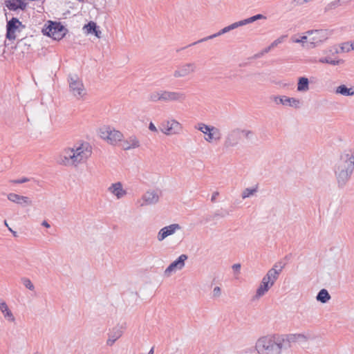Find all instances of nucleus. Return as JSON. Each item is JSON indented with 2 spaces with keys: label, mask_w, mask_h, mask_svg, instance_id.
<instances>
[{
  "label": "nucleus",
  "mask_w": 354,
  "mask_h": 354,
  "mask_svg": "<svg viewBox=\"0 0 354 354\" xmlns=\"http://www.w3.org/2000/svg\"><path fill=\"white\" fill-rule=\"evenodd\" d=\"M91 153L90 145L88 142L82 143L75 150L74 149H66L58 162L59 164L65 166L76 165L86 160L91 156Z\"/></svg>",
  "instance_id": "1"
},
{
  "label": "nucleus",
  "mask_w": 354,
  "mask_h": 354,
  "mask_svg": "<svg viewBox=\"0 0 354 354\" xmlns=\"http://www.w3.org/2000/svg\"><path fill=\"white\" fill-rule=\"evenodd\" d=\"M283 342V335H268L259 338L255 347L259 354H281Z\"/></svg>",
  "instance_id": "2"
},
{
  "label": "nucleus",
  "mask_w": 354,
  "mask_h": 354,
  "mask_svg": "<svg viewBox=\"0 0 354 354\" xmlns=\"http://www.w3.org/2000/svg\"><path fill=\"white\" fill-rule=\"evenodd\" d=\"M354 171L353 162H348L341 160L336 167L335 174L339 188H344L351 179Z\"/></svg>",
  "instance_id": "3"
},
{
  "label": "nucleus",
  "mask_w": 354,
  "mask_h": 354,
  "mask_svg": "<svg viewBox=\"0 0 354 354\" xmlns=\"http://www.w3.org/2000/svg\"><path fill=\"white\" fill-rule=\"evenodd\" d=\"M48 26L43 30L44 35L51 37L55 40L62 39L68 32L60 22L48 21Z\"/></svg>",
  "instance_id": "4"
},
{
  "label": "nucleus",
  "mask_w": 354,
  "mask_h": 354,
  "mask_svg": "<svg viewBox=\"0 0 354 354\" xmlns=\"http://www.w3.org/2000/svg\"><path fill=\"white\" fill-rule=\"evenodd\" d=\"M100 136L102 139L106 140L111 145H115L118 141H121L123 137L120 131L106 126L100 129Z\"/></svg>",
  "instance_id": "5"
},
{
  "label": "nucleus",
  "mask_w": 354,
  "mask_h": 354,
  "mask_svg": "<svg viewBox=\"0 0 354 354\" xmlns=\"http://www.w3.org/2000/svg\"><path fill=\"white\" fill-rule=\"evenodd\" d=\"M309 35V45L308 48H314L317 46L328 37V32L326 30H313L308 31Z\"/></svg>",
  "instance_id": "6"
},
{
  "label": "nucleus",
  "mask_w": 354,
  "mask_h": 354,
  "mask_svg": "<svg viewBox=\"0 0 354 354\" xmlns=\"http://www.w3.org/2000/svg\"><path fill=\"white\" fill-rule=\"evenodd\" d=\"M20 28H24L25 26L17 17H12L7 21L6 37L8 40L16 39V32L20 31Z\"/></svg>",
  "instance_id": "7"
},
{
  "label": "nucleus",
  "mask_w": 354,
  "mask_h": 354,
  "mask_svg": "<svg viewBox=\"0 0 354 354\" xmlns=\"http://www.w3.org/2000/svg\"><path fill=\"white\" fill-rule=\"evenodd\" d=\"M276 281L277 279L274 276L272 275V273L266 274L263 277L261 284L257 290L255 297L260 298L263 296L274 286Z\"/></svg>",
  "instance_id": "8"
},
{
  "label": "nucleus",
  "mask_w": 354,
  "mask_h": 354,
  "mask_svg": "<svg viewBox=\"0 0 354 354\" xmlns=\"http://www.w3.org/2000/svg\"><path fill=\"white\" fill-rule=\"evenodd\" d=\"M68 82L70 90L74 96L81 97L85 94L83 83L77 75H70Z\"/></svg>",
  "instance_id": "9"
},
{
  "label": "nucleus",
  "mask_w": 354,
  "mask_h": 354,
  "mask_svg": "<svg viewBox=\"0 0 354 354\" xmlns=\"http://www.w3.org/2000/svg\"><path fill=\"white\" fill-rule=\"evenodd\" d=\"M181 129V124L174 120L162 123L160 127L161 131L168 136L178 133Z\"/></svg>",
  "instance_id": "10"
},
{
  "label": "nucleus",
  "mask_w": 354,
  "mask_h": 354,
  "mask_svg": "<svg viewBox=\"0 0 354 354\" xmlns=\"http://www.w3.org/2000/svg\"><path fill=\"white\" fill-rule=\"evenodd\" d=\"M241 139V129H234L230 131L226 136L224 145L225 147L236 146Z\"/></svg>",
  "instance_id": "11"
},
{
  "label": "nucleus",
  "mask_w": 354,
  "mask_h": 354,
  "mask_svg": "<svg viewBox=\"0 0 354 354\" xmlns=\"http://www.w3.org/2000/svg\"><path fill=\"white\" fill-rule=\"evenodd\" d=\"M274 101L276 104H281L283 106L294 107L298 109L301 106V102L299 100L295 97H290L286 95L275 96Z\"/></svg>",
  "instance_id": "12"
},
{
  "label": "nucleus",
  "mask_w": 354,
  "mask_h": 354,
  "mask_svg": "<svg viewBox=\"0 0 354 354\" xmlns=\"http://www.w3.org/2000/svg\"><path fill=\"white\" fill-rule=\"evenodd\" d=\"M162 101L163 102H171L176 101L182 102L186 98V95L181 92L167 91H162Z\"/></svg>",
  "instance_id": "13"
},
{
  "label": "nucleus",
  "mask_w": 354,
  "mask_h": 354,
  "mask_svg": "<svg viewBox=\"0 0 354 354\" xmlns=\"http://www.w3.org/2000/svg\"><path fill=\"white\" fill-rule=\"evenodd\" d=\"M188 257L186 254H181L177 259L174 261L165 270V275L169 277L170 274L176 270H181L185 266V262Z\"/></svg>",
  "instance_id": "14"
},
{
  "label": "nucleus",
  "mask_w": 354,
  "mask_h": 354,
  "mask_svg": "<svg viewBox=\"0 0 354 354\" xmlns=\"http://www.w3.org/2000/svg\"><path fill=\"white\" fill-rule=\"evenodd\" d=\"M180 225L177 223L171 224L168 226L164 227L158 232L157 239L159 241H162L168 236L174 234L177 230H180Z\"/></svg>",
  "instance_id": "15"
},
{
  "label": "nucleus",
  "mask_w": 354,
  "mask_h": 354,
  "mask_svg": "<svg viewBox=\"0 0 354 354\" xmlns=\"http://www.w3.org/2000/svg\"><path fill=\"white\" fill-rule=\"evenodd\" d=\"M124 327L122 325H117L109 333V338L106 345L111 346L123 334Z\"/></svg>",
  "instance_id": "16"
},
{
  "label": "nucleus",
  "mask_w": 354,
  "mask_h": 354,
  "mask_svg": "<svg viewBox=\"0 0 354 354\" xmlns=\"http://www.w3.org/2000/svg\"><path fill=\"white\" fill-rule=\"evenodd\" d=\"M196 70V65L194 63L185 64L180 66L174 73V76L176 78L185 77Z\"/></svg>",
  "instance_id": "17"
},
{
  "label": "nucleus",
  "mask_w": 354,
  "mask_h": 354,
  "mask_svg": "<svg viewBox=\"0 0 354 354\" xmlns=\"http://www.w3.org/2000/svg\"><path fill=\"white\" fill-rule=\"evenodd\" d=\"M232 30V28H230V26H227L225 28H223V29H221V30H219L218 32L215 33V34H213V35H211L209 36H207V37H205L204 38H202L196 41H194L190 44H189L188 46H185V47H183V48H181L180 49H178L176 51L177 52H179L180 50H183L186 48H188V47H190V46H194V45H196L198 44H200V43H202V42H204V41H208L209 39H212L216 37H218L223 34H225V33H227L230 31Z\"/></svg>",
  "instance_id": "18"
},
{
  "label": "nucleus",
  "mask_w": 354,
  "mask_h": 354,
  "mask_svg": "<svg viewBox=\"0 0 354 354\" xmlns=\"http://www.w3.org/2000/svg\"><path fill=\"white\" fill-rule=\"evenodd\" d=\"M8 199L13 203L21 205L22 207L32 205V201L28 197L15 193L8 194Z\"/></svg>",
  "instance_id": "19"
},
{
  "label": "nucleus",
  "mask_w": 354,
  "mask_h": 354,
  "mask_svg": "<svg viewBox=\"0 0 354 354\" xmlns=\"http://www.w3.org/2000/svg\"><path fill=\"white\" fill-rule=\"evenodd\" d=\"M305 340L306 337L302 334H289L286 336L283 335V349H287L290 348L291 343L296 342L299 340Z\"/></svg>",
  "instance_id": "20"
},
{
  "label": "nucleus",
  "mask_w": 354,
  "mask_h": 354,
  "mask_svg": "<svg viewBox=\"0 0 354 354\" xmlns=\"http://www.w3.org/2000/svg\"><path fill=\"white\" fill-rule=\"evenodd\" d=\"M4 4L12 11H16L18 9L24 11L27 6V3L24 2V0H5Z\"/></svg>",
  "instance_id": "21"
},
{
  "label": "nucleus",
  "mask_w": 354,
  "mask_h": 354,
  "mask_svg": "<svg viewBox=\"0 0 354 354\" xmlns=\"http://www.w3.org/2000/svg\"><path fill=\"white\" fill-rule=\"evenodd\" d=\"M108 191L113 194L120 199L127 194V191L122 187V184L120 182L113 183L109 188Z\"/></svg>",
  "instance_id": "22"
},
{
  "label": "nucleus",
  "mask_w": 354,
  "mask_h": 354,
  "mask_svg": "<svg viewBox=\"0 0 354 354\" xmlns=\"http://www.w3.org/2000/svg\"><path fill=\"white\" fill-rule=\"evenodd\" d=\"M84 29L86 30L88 34H93L97 38L101 37L102 32L100 30L99 26H97V24L93 21L85 24Z\"/></svg>",
  "instance_id": "23"
},
{
  "label": "nucleus",
  "mask_w": 354,
  "mask_h": 354,
  "mask_svg": "<svg viewBox=\"0 0 354 354\" xmlns=\"http://www.w3.org/2000/svg\"><path fill=\"white\" fill-rule=\"evenodd\" d=\"M335 93L337 95L343 96H353L354 95V86L348 87L345 84H341L335 88Z\"/></svg>",
  "instance_id": "24"
},
{
  "label": "nucleus",
  "mask_w": 354,
  "mask_h": 354,
  "mask_svg": "<svg viewBox=\"0 0 354 354\" xmlns=\"http://www.w3.org/2000/svg\"><path fill=\"white\" fill-rule=\"evenodd\" d=\"M139 146L140 142L136 136H131L121 143V147L124 150H129L138 147Z\"/></svg>",
  "instance_id": "25"
},
{
  "label": "nucleus",
  "mask_w": 354,
  "mask_h": 354,
  "mask_svg": "<svg viewBox=\"0 0 354 354\" xmlns=\"http://www.w3.org/2000/svg\"><path fill=\"white\" fill-rule=\"evenodd\" d=\"M142 199L147 205H152L158 201L159 196L155 191H148L143 195Z\"/></svg>",
  "instance_id": "26"
},
{
  "label": "nucleus",
  "mask_w": 354,
  "mask_h": 354,
  "mask_svg": "<svg viewBox=\"0 0 354 354\" xmlns=\"http://www.w3.org/2000/svg\"><path fill=\"white\" fill-rule=\"evenodd\" d=\"M285 266V263H283L282 261H278L272 266V268H270L268 271L267 274H269L272 273V275L274 276L275 279L277 280L279 277V274H281Z\"/></svg>",
  "instance_id": "27"
},
{
  "label": "nucleus",
  "mask_w": 354,
  "mask_h": 354,
  "mask_svg": "<svg viewBox=\"0 0 354 354\" xmlns=\"http://www.w3.org/2000/svg\"><path fill=\"white\" fill-rule=\"evenodd\" d=\"M309 89V80L306 77H300L297 82V91L299 92H305Z\"/></svg>",
  "instance_id": "28"
},
{
  "label": "nucleus",
  "mask_w": 354,
  "mask_h": 354,
  "mask_svg": "<svg viewBox=\"0 0 354 354\" xmlns=\"http://www.w3.org/2000/svg\"><path fill=\"white\" fill-rule=\"evenodd\" d=\"M316 299L318 301L325 304L330 299V295L326 289L323 288L317 293Z\"/></svg>",
  "instance_id": "29"
},
{
  "label": "nucleus",
  "mask_w": 354,
  "mask_h": 354,
  "mask_svg": "<svg viewBox=\"0 0 354 354\" xmlns=\"http://www.w3.org/2000/svg\"><path fill=\"white\" fill-rule=\"evenodd\" d=\"M319 62L320 63H326L329 64L333 66L339 65V64H342L344 62L342 59H332L330 57H322L319 59Z\"/></svg>",
  "instance_id": "30"
},
{
  "label": "nucleus",
  "mask_w": 354,
  "mask_h": 354,
  "mask_svg": "<svg viewBox=\"0 0 354 354\" xmlns=\"http://www.w3.org/2000/svg\"><path fill=\"white\" fill-rule=\"evenodd\" d=\"M230 214V212L228 210H217L212 216H210L208 218H207V221L214 220L217 217H221L224 218L225 216Z\"/></svg>",
  "instance_id": "31"
},
{
  "label": "nucleus",
  "mask_w": 354,
  "mask_h": 354,
  "mask_svg": "<svg viewBox=\"0 0 354 354\" xmlns=\"http://www.w3.org/2000/svg\"><path fill=\"white\" fill-rule=\"evenodd\" d=\"M162 91H155L149 94V99L152 102L162 101Z\"/></svg>",
  "instance_id": "32"
},
{
  "label": "nucleus",
  "mask_w": 354,
  "mask_h": 354,
  "mask_svg": "<svg viewBox=\"0 0 354 354\" xmlns=\"http://www.w3.org/2000/svg\"><path fill=\"white\" fill-rule=\"evenodd\" d=\"M257 192V188H245L241 194L242 198L244 199L245 198L250 197L251 195H253L254 193Z\"/></svg>",
  "instance_id": "33"
},
{
  "label": "nucleus",
  "mask_w": 354,
  "mask_h": 354,
  "mask_svg": "<svg viewBox=\"0 0 354 354\" xmlns=\"http://www.w3.org/2000/svg\"><path fill=\"white\" fill-rule=\"evenodd\" d=\"M196 128L205 134L207 133L208 131H210L212 126L207 125L203 123H199L198 124V127H196Z\"/></svg>",
  "instance_id": "34"
},
{
  "label": "nucleus",
  "mask_w": 354,
  "mask_h": 354,
  "mask_svg": "<svg viewBox=\"0 0 354 354\" xmlns=\"http://www.w3.org/2000/svg\"><path fill=\"white\" fill-rule=\"evenodd\" d=\"M21 281L26 288L30 290H34L35 286L29 279L24 277L21 279Z\"/></svg>",
  "instance_id": "35"
},
{
  "label": "nucleus",
  "mask_w": 354,
  "mask_h": 354,
  "mask_svg": "<svg viewBox=\"0 0 354 354\" xmlns=\"http://www.w3.org/2000/svg\"><path fill=\"white\" fill-rule=\"evenodd\" d=\"M266 17L261 15V14H257L256 15H254L252 17H250L248 19H246V21H247V24H250V23H252L257 20H259V19H266Z\"/></svg>",
  "instance_id": "36"
},
{
  "label": "nucleus",
  "mask_w": 354,
  "mask_h": 354,
  "mask_svg": "<svg viewBox=\"0 0 354 354\" xmlns=\"http://www.w3.org/2000/svg\"><path fill=\"white\" fill-rule=\"evenodd\" d=\"M309 35L302 36L299 39H294L293 41L295 43H302L303 46H305V44H306V46L308 47V45H309Z\"/></svg>",
  "instance_id": "37"
},
{
  "label": "nucleus",
  "mask_w": 354,
  "mask_h": 354,
  "mask_svg": "<svg viewBox=\"0 0 354 354\" xmlns=\"http://www.w3.org/2000/svg\"><path fill=\"white\" fill-rule=\"evenodd\" d=\"M4 315V317L10 321V322H15V318L12 314V313L11 312V310L9 309V308H7V310H4L3 313H2Z\"/></svg>",
  "instance_id": "38"
},
{
  "label": "nucleus",
  "mask_w": 354,
  "mask_h": 354,
  "mask_svg": "<svg viewBox=\"0 0 354 354\" xmlns=\"http://www.w3.org/2000/svg\"><path fill=\"white\" fill-rule=\"evenodd\" d=\"M254 133L250 130L241 129V136H243L246 139H252Z\"/></svg>",
  "instance_id": "39"
},
{
  "label": "nucleus",
  "mask_w": 354,
  "mask_h": 354,
  "mask_svg": "<svg viewBox=\"0 0 354 354\" xmlns=\"http://www.w3.org/2000/svg\"><path fill=\"white\" fill-rule=\"evenodd\" d=\"M247 21H246V19H243V20H241L239 21H236V22H234L232 24H230V28H232V30L235 29V28H237L240 26H245V25H247Z\"/></svg>",
  "instance_id": "40"
},
{
  "label": "nucleus",
  "mask_w": 354,
  "mask_h": 354,
  "mask_svg": "<svg viewBox=\"0 0 354 354\" xmlns=\"http://www.w3.org/2000/svg\"><path fill=\"white\" fill-rule=\"evenodd\" d=\"M247 21H246V19H243V20H241L239 21H236V22H234L232 24H230V28H232V30L235 29V28H237L240 26H245V25H247Z\"/></svg>",
  "instance_id": "41"
},
{
  "label": "nucleus",
  "mask_w": 354,
  "mask_h": 354,
  "mask_svg": "<svg viewBox=\"0 0 354 354\" xmlns=\"http://www.w3.org/2000/svg\"><path fill=\"white\" fill-rule=\"evenodd\" d=\"M341 160H345L348 162H353L354 163V151L352 155H350L349 153H345L341 156Z\"/></svg>",
  "instance_id": "42"
},
{
  "label": "nucleus",
  "mask_w": 354,
  "mask_h": 354,
  "mask_svg": "<svg viewBox=\"0 0 354 354\" xmlns=\"http://www.w3.org/2000/svg\"><path fill=\"white\" fill-rule=\"evenodd\" d=\"M286 37V35H283V36H281L280 37H279L278 39H277L276 40H274L270 45H271V47H272L273 48L276 46H277L279 44L282 43L283 41V39Z\"/></svg>",
  "instance_id": "43"
},
{
  "label": "nucleus",
  "mask_w": 354,
  "mask_h": 354,
  "mask_svg": "<svg viewBox=\"0 0 354 354\" xmlns=\"http://www.w3.org/2000/svg\"><path fill=\"white\" fill-rule=\"evenodd\" d=\"M211 131H212L214 136L215 137V140H220V138H221L220 130L214 127H212Z\"/></svg>",
  "instance_id": "44"
},
{
  "label": "nucleus",
  "mask_w": 354,
  "mask_h": 354,
  "mask_svg": "<svg viewBox=\"0 0 354 354\" xmlns=\"http://www.w3.org/2000/svg\"><path fill=\"white\" fill-rule=\"evenodd\" d=\"M29 180H30L29 178H28L26 177H24V178H20V179L10 180V182L12 183H15V184H21V183H27Z\"/></svg>",
  "instance_id": "45"
},
{
  "label": "nucleus",
  "mask_w": 354,
  "mask_h": 354,
  "mask_svg": "<svg viewBox=\"0 0 354 354\" xmlns=\"http://www.w3.org/2000/svg\"><path fill=\"white\" fill-rule=\"evenodd\" d=\"M207 137L205 138V140L208 142H212L213 140H215V137L214 136L212 131H208L207 133H205Z\"/></svg>",
  "instance_id": "46"
},
{
  "label": "nucleus",
  "mask_w": 354,
  "mask_h": 354,
  "mask_svg": "<svg viewBox=\"0 0 354 354\" xmlns=\"http://www.w3.org/2000/svg\"><path fill=\"white\" fill-rule=\"evenodd\" d=\"M221 295V288L218 286H216L213 290V297H218Z\"/></svg>",
  "instance_id": "47"
},
{
  "label": "nucleus",
  "mask_w": 354,
  "mask_h": 354,
  "mask_svg": "<svg viewBox=\"0 0 354 354\" xmlns=\"http://www.w3.org/2000/svg\"><path fill=\"white\" fill-rule=\"evenodd\" d=\"M350 45L351 44L349 43L343 44L342 46L341 47L342 51V52H344V51L348 52L350 50H352Z\"/></svg>",
  "instance_id": "48"
},
{
  "label": "nucleus",
  "mask_w": 354,
  "mask_h": 354,
  "mask_svg": "<svg viewBox=\"0 0 354 354\" xmlns=\"http://www.w3.org/2000/svg\"><path fill=\"white\" fill-rule=\"evenodd\" d=\"M7 308H8V306L5 301L0 303V310L1 313H3L4 310H7Z\"/></svg>",
  "instance_id": "49"
},
{
  "label": "nucleus",
  "mask_w": 354,
  "mask_h": 354,
  "mask_svg": "<svg viewBox=\"0 0 354 354\" xmlns=\"http://www.w3.org/2000/svg\"><path fill=\"white\" fill-rule=\"evenodd\" d=\"M149 129L150 131H154V132H157L158 131L157 128L156 127L154 124L153 122H151L149 123Z\"/></svg>",
  "instance_id": "50"
},
{
  "label": "nucleus",
  "mask_w": 354,
  "mask_h": 354,
  "mask_svg": "<svg viewBox=\"0 0 354 354\" xmlns=\"http://www.w3.org/2000/svg\"><path fill=\"white\" fill-rule=\"evenodd\" d=\"M232 269L234 270V272H239V270L241 269V264H239V263L234 264L232 266Z\"/></svg>",
  "instance_id": "51"
},
{
  "label": "nucleus",
  "mask_w": 354,
  "mask_h": 354,
  "mask_svg": "<svg viewBox=\"0 0 354 354\" xmlns=\"http://www.w3.org/2000/svg\"><path fill=\"white\" fill-rule=\"evenodd\" d=\"M218 194H219V193L218 192H214L212 196V198H211V201L214 203L216 201V198L217 196H218Z\"/></svg>",
  "instance_id": "52"
},
{
  "label": "nucleus",
  "mask_w": 354,
  "mask_h": 354,
  "mask_svg": "<svg viewBox=\"0 0 354 354\" xmlns=\"http://www.w3.org/2000/svg\"><path fill=\"white\" fill-rule=\"evenodd\" d=\"M25 39H20L18 42H17V45L20 46V45H24V46H26V43L24 41Z\"/></svg>",
  "instance_id": "53"
},
{
  "label": "nucleus",
  "mask_w": 354,
  "mask_h": 354,
  "mask_svg": "<svg viewBox=\"0 0 354 354\" xmlns=\"http://www.w3.org/2000/svg\"><path fill=\"white\" fill-rule=\"evenodd\" d=\"M41 225H42L44 227H47V228H48V227H50V224H49L46 221H44L42 222Z\"/></svg>",
  "instance_id": "54"
},
{
  "label": "nucleus",
  "mask_w": 354,
  "mask_h": 354,
  "mask_svg": "<svg viewBox=\"0 0 354 354\" xmlns=\"http://www.w3.org/2000/svg\"><path fill=\"white\" fill-rule=\"evenodd\" d=\"M273 48L271 47V45H270L269 46H268L267 48H266L263 50L264 53H268L271 49H272Z\"/></svg>",
  "instance_id": "55"
},
{
  "label": "nucleus",
  "mask_w": 354,
  "mask_h": 354,
  "mask_svg": "<svg viewBox=\"0 0 354 354\" xmlns=\"http://www.w3.org/2000/svg\"><path fill=\"white\" fill-rule=\"evenodd\" d=\"M9 230L12 233L13 236L15 237H17L18 236V234H17V232H15V231H13L11 228L8 227Z\"/></svg>",
  "instance_id": "56"
},
{
  "label": "nucleus",
  "mask_w": 354,
  "mask_h": 354,
  "mask_svg": "<svg viewBox=\"0 0 354 354\" xmlns=\"http://www.w3.org/2000/svg\"><path fill=\"white\" fill-rule=\"evenodd\" d=\"M154 353V347L153 346L150 351H149L148 354H153Z\"/></svg>",
  "instance_id": "57"
},
{
  "label": "nucleus",
  "mask_w": 354,
  "mask_h": 354,
  "mask_svg": "<svg viewBox=\"0 0 354 354\" xmlns=\"http://www.w3.org/2000/svg\"><path fill=\"white\" fill-rule=\"evenodd\" d=\"M350 46L352 50H354V41L351 44Z\"/></svg>",
  "instance_id": "58"
},
{
  "label": "nucleus",
  "mask_w": 354,
  "mask_h": 354,
  "mask_svg": "<svg viewBox=\"0 0 354 354\" xmlns=\"http://www.w3.org/2000/svg\"><path fill=\"white\" fill-rule=\"evenodd\" d=\"M285 259H289V255H286V256L285 257Z\"/></svg>",
  "instance_id": "59"
},
{
  "label": "nucleus",
  "mask_w": 354,
  "mask_h": 354,
  "mask_svg": "<svg viewBox=\"0 0 354 354\" xmlns=\"http://www.w3.org/2000/svg\"><path fill=\"white\" fill-rule=\"evenodd\" d=\"M4 223H5V225H6V226H8V223H7L6 221H4Z\"/></svg>",
  "instance_id": "60"
},
{
  "label": "nucleus",
  "mask_w": 354,
  "mask_h": 354,
  "mask_svg": "<svg viewBox=\"0 0 354 354\" xmlns=\"http://www.w3.org/2000/svg\"><path fill=\"white\" fill-rule=\"evenodd\" d=\"M79 1H83L84 0H78Z\"/></svg>",
  "instance_id": "61"
}]
</instances>
